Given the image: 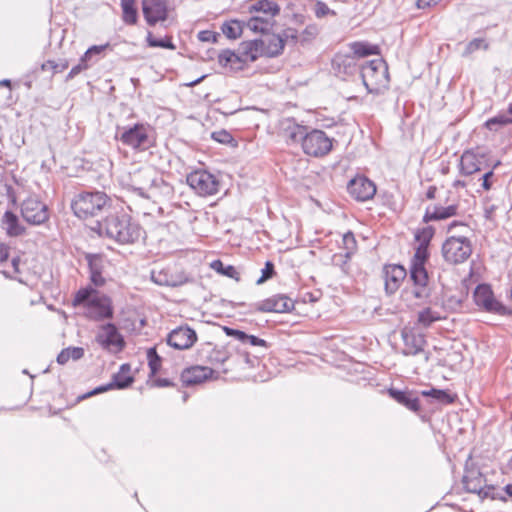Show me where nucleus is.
<instances>
[{
    "instance_id": "nucleus-16",
    "label": "nucleus",
    "mask_w": 512,
    "mask_h": 512,
    "mask_svg": "<svg viewBox=\"0 0 512 512\" xmlns=\"http://www.w3.org/2000/svg\"><path fill=\"white\" fill-rule=\"evenodd\" d=\"M196 341V332L187 325L179 326L167 335V344L177 350L189 349Z\"/></svg>"
},
{
    "instance_id": "nucleus-51",
    "label": "nucleus",
    "mask_w": 512,
    "mask_h": 512,
    "mask_svg": "<svg viewBox=\"0 0 512 512\" xmlns=\"http://www.w3.org/2000/svg\"><path fill=\"white\" fill-rule=\"evenodd\" d=\"M147 42L150 47H161L167 49H175V45L172 43L171 39H156L153 38L151 33H148Z\"/></svg>"
},
{
    "instance_id": "nucleus-54",
    "label": "nucleus",
    "mask_w": 512,
    "mask_h": 512,
    "mask_svg": "<svg viewBox=\"0 0 512 512\" xmlns=\"http://www.w3.org/2000/svg\"><path fill=\"white\" fill-rule=\"evenodd\" d=\"M314 12H315V15L317 18H323L327 15H335V12L333 10H331L326 3L322 2V1H318L316 4H315V9H314Z\"/></svg>"
},
{
    "instance_id": "nucleus-49",
    "label": "nucleus",
    "mask_w": 512,
    "mask_h": 512,
    "mask_svg": "<svg viewBox=\"0 0 512 512\" xmlns=\"http://www.w3.org/2000/svg\"><path fill=\"white\" fill-rule=\"evenodd\" d=\"M489 47V44L486 42L484 38H475L471 40L465 47V50L463 52V56L467 57L471 55L472 53L476 52L477 50L483 49L487 50Z\"/></svg>"
},
{
    "instance_id": "nucleus-14",
    "label": "nucleus",
    "mask_w": 512,
    "mask_h": 512,
    "mask_svg": "<svg viewBox=\"0 0 512 512\" xmlns=\"http://www.w3.org/2000/svg\"><path fill=\"white\" fill-rule=\"evenodd\" d=\"M112 300L107 295H94L86 309V317L94 321L113 318Z\"/></svg>"
},
{
    "instance_id": "nucleus-26",
    "label": "nucleus",
    "mask_w": 512,
    "mask_h": 512,
    "mask_svg": "<svg viewBox=\"0 0 512 512\" xmlns=\"http://www.w3.org/2000/svg\"><path fill=\"white\" fill-rule=\"evenodd\" d=\"M198 354L201 360L213 365L223 364L229 358L225 349L219 348L210 342L201 345Z\"/></svg>"
},
{
    "instance_id": "nucleus-40",
    "label": "nucleus",
    "mask_w": 512,
    "mask_h": 512,
    "mask_svg": "<svg viewBox=\"0 0 512 512\" xmlns=\"http://www.w3.org/2000/svg\"><path fill=\"white\" fill-rule=\"evenodd\" d=\"M135 3L136 0H121L122 18L128 25H134L137 22L138 14Z\"/></svg>"
},
{
    "instance_id": "nucleus-21",
    "label": "nucleus",
    "mask_w": 512,
    "mask_h": 512,
    "mask_svg": "<svg viewBox=\"0 0 512 512\" xmlns=\"http://www.w3.org/2000/svg\"><path fill=\"white\" fill-rule=\"evenodd\" d=\"M156 174L157 173L149 167L136 170L130 176L129 185L132 191L145 198L146 192H148L149 187L154 183L153 181Z\"/></svg>"
},
{
    "instance_id": "nucleus-10",
    "label": "nucleus",
    "mask_w": 512,
    "mask_h": 512,
    "mask_svg": "<svg viewBox=\"0 0 512 512\" xmlns=\"http://www.w3.org/2000/svg\"><path fill=\"white\" fill-rule=\"evenodd\" d=\"M309 126L299 123L295 118L287 117L278 125L279 137L289 146L302 145Z\"/></svg>"
},
{
    "instance_id": "nucleus-61",
    "label": "nucleus",
    "mask_w": 512,
    "mask_h": 512,
    "mask_svg": "<svg viewBox=\"0 0 512 512\" xmlns=\"http://www.w3.org/2000/svg\"><path fill=\"white\" fill-rule=\"evenodd\" d=\"M69 358L76 361L84 356V349L82 347H68Z\"/></svg>"
},
{
    "instance_id": "nucleus-56",
    "label": "nucleus",
    "mask_w": 512,
    "mask_h": 512,
    "mask_svg": "<svg viewBox=\"0 0 512 512\" xmlns=\"http://www.w3.org/2000/svg\"><path fill=\"white\" fill-rule=\"evenodd\" d=\"M218 35L210 30H203L198 33V39L202 42H216Z\"/></svg>"
},
{
    "instance_id": "nucleus-5",
    "label": "nucleus",
    "mask_w": 512,
    "mask_h": 512,
    "mask_svg": "<svg viewBox=\"0 0 512 512\" xmlns=\"http://www.w3.org/2000/svg\"><path fill=\"white\" fill-rule=\"evenodd\" d=\"M464 489L469 493H476L481 499L491 498L505 501L506 497L495 493L493 485L486 484V478L474 464H466L462 477Z\"/></svg>"
},
{
    "instance_id": "nucleus-46",
    "label": "nucleus",
    "mask_w": 512,
    "mask_h": 512,
    "mask_svg": "<svg viewBox=\"0 0 512 512\" xmlns=\"http://www.w3.org/2000/svg\"><path fill=\"white\" fill-rule=\"evenodd\" d=\"M343 248L346 251L345 257L350 258L357 249V242L351 231L346 232L342 237Z\"/></svg>"
},
{
    "instance_id": "nucleus-20",
    "label": "nucleus",
    "mask_w": 512,
    "mask_h": 512,
    "mask_svg": "<svg viewBox=\"0 0 512 512\" xmlns=\"http://www.w3.org/2000/svg\"><path fill=\"white\" fill-rule=\"evenodd\" d=\"M332 69L336 76L345 79L361 69L355 56L351 54H336L332 59Z\"/></svg>"
},
{
    "instance_id": "nucleus-34",
    "label": "nucleus",
    "mask_w": 512,
    "mask_h": 512,
    "mask_svg": "<svg viewBox=\"0 0 512 512\" xmlns=\"http://www.w3.org/2000/svg\"><path fill=\"white\" fill-rule=\"evenodd\" d=\"M130 370L131 367L127 363H124L120 366V370L112 377L111 384L113 388L125 389L134 382L133 376L129 375Z\"/></svg>"
},
{
    "instance_id": "nucleus-59",
    "label": "nucleus",
    "mask_w": 512,
    "mask_h": 512,
    "mask_svg": "<svg viewBox=\"0 0 512 512\" xmlns=\"http://www.w3.org/2000/svg\"><path fill=\"white\" fill-rule=\"evenodd\" d=\"M224 330L228 336H233L237 340L245 343V337H247V334L245 332H243L241 330L233 329V328H228V327H225Z\"/></svg>"
},
{
    "instance_id": "nucleus-25",
    "label": "nucleus",
    "mask_w": 512,
    "mask_h": 512,
    "mask_svg": "<svg viewBox=\"0 0 512 512\" xmlns=\"http://www.w3.org/2000/svg\"><path fill=\"white\" fill-rule=\"evenodd\" d=\"M153 182L154 183L149 187L148 192H146V199L152 200L156 203L163 199H170L173 196V187L161 176L156 174Z\"/></svg>"
},
{
    "instance_id": "nucleus-29",
    "label": "nucleus",
    "mask_w": 512,
    "mask_h": 512,
    "mask_svg": "<svg viewBox=\"0 0 512 512\" xmlns=\"http://www.w3.org/2000/svg\"><path fill=\"white\" fill-rule=\"evenodd\" d=\"M389 395L399 404L413 412L420 411L419 398L413 391H401L394 388L388 390Z\"/></svg>"
},
{
    "instance_id": "nucleus-57",
    "label": "nucleus",
    "mask_w": 512,
    "mask_h": 512,
    "mask_svg": "<svg viewBox=\"0 0 512 512\" xmlns=\"http://www.w3.org/2000/svg\"><path fill=\"white\" fill-rule=\"evenodd\" d=\"M280 36L284 38V43L288 41L296 43L298 41V32L293 28L285 29Z\"/></svg>"
},
{
    "instance_id": "nucleus-9",
    "label": "nucleus",
    "mask_w": 512,
    "mask_h": 512,
    "mask_svg": "<svg viewBox=\"0 0 512 512\" xmlns=\"http://www.w3.org/2000/svg\"><path fill=\"white\" fill-rule=\"evenodd\" d=\"M187 184L200 196H211L218 192L219 181L206 170H196L187 175Z\"/></svg>"
},
{
    "instance_id": "nucleus-39",
    "label": "nucleus",
    "mask_w": 512,
    "mask_h": 512,
    "mask_svg": "<svg viewBox=\"0 0 512 512\" xmlns=\"http://www.w3.org/2000/svg\"><path fill=\"white\" fill-rule=\"evenodd\" d=\"M421 395L424 397H431L439 404L449 405L455 401L456 396L450 394L446 390L432 388L430 390H423Z\"/></svg>"
},
{
    "instance_id": "nucleus-43",
    "label": "nucleus",
    "mask_w": 512,
    "mask_h": 512,
    "mask_svg": "<svg viewBox=\"0 0 512 512\" xmlns=\"http://www.w3.org/2000/svg\"><path fill=\"white\" fill-rule=\"evenodd\" d=\"M211 267L218 273H221L229 278L240 280V273L233 265H224L222 261L215 260L212 262Z\"/></svg>"
},
{
    "instance_id": "nucleus-35",
    "label": "nucleus",
    "mask_w": 512,
    "mask_h": 512,
    "mask_svg": "<svg viewBox=\"0 0 512 512\" xmlns=\"http://www.w3.org/2000/svg\"><path fill=\"white\" fill-rule=\"evenodd\" d=\"M218 62L221 66L231 70L241 69L242 65L244 64L239 52L235 53L231 50H223L218 55Z\"/></svg>"
},
{
    "instance_id": "nucleus-11",
    "label": "nucleus",
    "mask_w": 512,
    "mask_h": 512,
    "mask_svg": "<svg viewBox=\"0 0 512 512\" xmlns=\"http://www.w3.org/2000/svg\"><path fill=\"white\" fill-rule=\"evenodd\" d=\"M473 298L475 304L486 312L498 315H507L510 313L507 307L494 297V293L489 285H478L474 291Z\"/></svg>"
},
{
    "instance_id": "nucleus-30",
    "label": "nucleus",
    "mask_w": 512,
    "mask_h": 512,
    "mask_svg": "<svg viewBox=\"0 0 512 512\" xmlns=\"http://www.w3.org/2000/svg\"><path fill=\"white\" fill-rule=\"evenodd\" d=\"M458 211V205L452 204L446 207L435 205L433 208L427 207L423 216V222L445 220L455 216Z\"/></svg>"
},
{
    "instance_id": "nucleus-15",
    "label": "nucleus",
    "mask_w": 512,
    "mask_h": 512,
    "mask_svg": "<svg viewBox=\"0 0 512 512\" xmlns=\"http://www.w3.org/2000/svg\"><path fill=\"white\" fill-rule=\"evenodd\" d=\"M97 343L108 351H120L125 343L122 335L113 323L104 324L96 335Z\"/></svg>"
},
{
    "instance_id": "nucleus-62",
    "label": "nucleus",
    "mask_w": 512,
    "mask_h": 512,
    "mask_svg": "<svg viewBox=\"0 0 512 512\" xmlns=\"http://www.w3.org/2000/svg\"><path fill=\"white\" fill-rule=\"evenodd\" d=\"M245 342H249L252 346L267 347V342L264 339L258 338L254 335L247 334V337H245Z\"/></svg>"
},
{
    "instance_id": "nucleus-18",
    "label": "nucleus",
    "mask_w": 512,
    "mask_h": 512,
    "mask_svg": "<svg viewBox=\"0 0 512 512\" xmlns=\"http://www.w3.org/2000/svg\"><path fill=\"white\" fill-rule=\"evenodd\" d=\"M348 193L357 201H367L376 193L374 182L365 176H357L349 181L347 185Z\"/></svg>"
},
{
    "instance_id": "nucleus-38",
    "label": "nucleus",
    "mask_w": 512,
    "mask_h": 512,
    "mask_svg": "<svg viewBox=\"0 0 512 512\" xmlns=\"http://www.w3.org/2000/svg\"><path fill=\"white\" fill-rule=\"evenodd\" d=\"M349 46L353 53L351 55L355 56L357 60L358 58L379 54V47L377 45H371L366 42H352Z\"/></svg>"
},
{
    "instance_id": "nucleus-45",
    "label": "nucleus",
    "mask_w": 512,
    "mask_h": 512,
    "mask_svg": "<svg viewBox=\"0 0 512 512\" xmlns=\"http://www.w3.org/2000/svg\"><path fill=\"white\" fill-rule=\"evenodd\" d=\"M435 229L432 226H426L418 229L415 233V240L419 245L429 246L431 239L433 238Z\"/></svg>"
},
{
    "instance_id": "nucleus-4",
    "label": "nucleus",
    "mask_w": 512,
    "mask_h": 512,
    "mask_svg": "<svg viewBox=\"0 0 512 512\" xmlns=\"http://www.w3.org/2000/svg\"><path fill=\"white\" fill-rule=\"evenodd\" d=\"M360 75L368 93L379 94L388 84V69L382 59H374L361 66Z\"/></svg>"
},
{
    "instance_id": "nucleus-63",
    "label": "nucleus",
    "mask_w": 512,
    "mask_h": 512,
    "mask_svg": "<svg viewBox=\"0 0 512 512\" xmlns=\"http://www.w3.org/2000/svg\"><path fill=\"white\" fill-rule=\"evenodd\" d=\"M111 389H114V388H113V386H112V384L110 382V383H108L106 385H101V386L96 387L91 392H89L86 395H84L83 398H86V397H89V396H93V395H96V394H100V393L106 392V391L111 390Z\"/></svg>"
},
{
    "instance_id": "nucleus-12",
    "label": "nucleus",
    "mask_w": 512,
    "mask_h": 512,
    "mask_svg": "<svg viewBox=\"0 0 512 512\" xmlns=\"http://www.w3.org/2000/svg\"><path fill=\"white\" fill-rule=\"evenodd\" d=\"M21 215L27 223L32 225H41L49 219L47 205L33 196L22 202Z\"/></svg>"
},
{
    "instance_id": "nucleus-50",
    "label": "nucleus",
    "mask_w": 512,
    "mask_h": 512,
    "mask_svg": "<svg viewBox=\"0 0 512 512\" xmlns=\"http://www.w3.org/2000/svg\"><path fill=\"white\" fill-rule=\"evenodd\" d=\"M69 67V63L66 59L59 61L48 60L42 64V70L52 71L53 73H61Z\"/></svg>"
},
{
    "instance_id": "nucleus-13",
    "label": "nucleus",
    "mask_w": 512,
    "mask_h": 512,
    "mask_svg": "<svg viewBox=\"0 0 512 512\" xmlns=\"http://www.w3.org/2000/svg\"><path fill=\"white\" fill-rule=\"evenodd\" d=\"M148 132V125L138 123L132 127L124 128L119 139L128 147L145 150L150 146Z\"/></svg>"
},
{
    "instance_id": "nucleus-60",
    "label": "nucleus",
    "mask_w": 512,
    "mask_h": 512,
    "mask_svg": "<svg viewBox=\"0 0 512 512\" xmlns=\"http://www.w3.org/2000/svg\"><path fill=\"white\" fill-rule=\"evenodd\" d=\"M107 47V45H99V46H92L90 47L85 53H84V60H90L91 57L95 54H100L101 52H103L105 50V48Z\"/></svg>"
},
{
    "instance_id": "nucleus-55",
    "label": "nucleus",
    "mask_w": 512,
    "mask_h": 512,
    "mask_svg": "<svg viewBox=\"0 0 512 512\" xmlns=\"http://www.w3.org/2000/svg\"><path fill=\"white\" fill-rule=\"evenodd\" d=\"M87 62H88V60H84V56H82L80 59V62L77 65H75L74 67H72V69L70 70V72L67 76V79H72L77 74H79L81 71L87 69L88 68Z\"/></svg>"
},
{
    "instance_id": "nucleus-47",
    "label": "nucleus",
    "mask_w": 512,
    "mask_h": 512,
    "mask_svg": "<svg viewBox=\"0 0 512 512\" xmlns=\"http://www.w3.org/2000/svg\"><path fill=\"white\" fill-rule=\"evenodd\" d=\"M222 32L226 37L230 39H236L240 37L242 33V27L239 21L234 20L223 24Z\"/></svg>"
},
{
    "instance_id": "nucleus-19",
    "label": "nucleus",
    "mask_w": 512,
    "mask_h": 512,
    "mask_svg": "<svg viewBox=\"0 0 512 512\" xmlns=\"http://www.w3.org/2000/svg\"><path fill=\"white\" fill-rule=\"evenodd\" d=\"M410 279L413 281L411 294L414 298L423 300L429 297L428 273L425 266H411Z\"/></svg>"
},
{
    "instance_id": "nucleus-48",
    "label": "nucleus",
    "mask_w": 512,
    "mask_h": 512,
    "mask_svg": "<svg viewBox=\"0 0 512 512\" xmlns=\"http://www.w3.org/2000/svg\"><path fill=\"white\" fill-rule=\"evenodd\" d=\"M428 256V246L418 244L415 249L414 256L411 260V266H424Z\"/></svg>"
},
{
    "instance_id": "nucleus-33",
    "label": "nucleus",
    "mask_w": 512,
    "mask_h": 512,
    "mask_svg": "<svg viewBox=\"0 0 512 512\" xmlns=\"http://www.w3.org/2000/svg\"><path fill=\"white\" fill-rule=\"evenodd\" d=\"M151 279L154 283L161 286H180L187 282V278L184 275L174 276L166 270L152 271Z\"/></svg>"
},
{
    "instance_id": "nucleus-3",
    "label": "nucleus",
    "mask_w": 512,
    "mask_h": 512,
    "mask_svg": "<svg viewBox=\"0 0 512 512\" xmlns=\"http://www.w3.org/2000/svg\"><path fill=\"white\" fill-rule=\"evenodd\" d=\"M251 17L246 21L248 29L255 33L267 34L274 24L275 16L280 13V6L272 0H256L248 6Z\"/></svg>"
},
{
    "instance_id": "nucleus-24",
    "label": "nucleus",
    "mask_w": 512,
    "mask_h": 512,
    "mask_svg": "<svg viewBox=\"0 0 512 512\" xmlns=\"http://www.w3.org/2000/svg\"><path fill=\"white\" fill-rule=\"evenodd\" d=\"M213 373V369L207 366L195 365L182 371L181 381L184 386L189 387L205 382L212 377Z\"/></svg>"
},
{
    "instance_id": "nucleus-53",
    "label": "nucleus",
    "mask_w": 512,
    "mask_h": 512,
    "mask_svg": "<svg viewBox=\"0 0 512 512\" xmlns=\"http://www.w3.org/2000/svg\"><path fill=\"white\" fill-rule=\"evenodd\" d=\"M211 137L213 140H215L221 144H228L233 140L232 135L224 129L219 130V131H214L211 134Z\"/></svg>"
},
{
    "instance_id": "nucleus-44",
    "label": "nucleus",
    "mask_w": 512,
    "mask_h": 512,
    "mask_svg": "<svg viewBox=\"0 0 512 512\" xmlns=\"http://www.w3.org/2000/svg\"><path fill=\"white\" fill-rule=\"evenodd\" d=\"M148 365L151 375L154 376L161 367L162 359L157 353V347H151L147 350Z\"/></svg>"
},
{
    "instance_id": "nucleus-58",
    "label": "nucleus",
    "mask_w": 512,
    "mask_h": 512,
    "mask_svg": "<svg viewBox=\"0 0 512 512\" xmlns=\"http://www.w3.org/2000/svg\"><path fill=\"white\" fill-rule=\"evenodd\" d=\"M493 177H494L493 170H489L483 174V176L481 178V180H482L481 186L483 187L484 190H489L492 187Z\"/></svg>"
},
{
    "instance_id": "nucleus-2",
    "label": "nucleus",
    "mask_w": 512,
    "mask_h": 512,
    "mask_svg": "<svg viewBox=\"0 0 512 512\" xmlns=\"http://www.w3.org/2000/svg\"><path fill=\"white\" fill-rule=\"evenodd\" d=\"M110 206V197L105 192L98 190L80 192L71 202L75 216L83 220L101 215Z\"/></svg>"
},
{
    "instance_id": "nucleus-7",
    "label": "nucleus",
    "mask_w": 512,
    "mask_h": 512,
    "mask_svg": "<svg viewBox=\"0 0 512 512\" xmlns=\"http://www.w3.org/2000/svg\"><path fill=\"white\" fill-rule=\"evenodd\" d=\"M472 253V244L467 237L451 236L442 245V255L449 264L465 262Z\"/></svg>"
},
{
    "instance_id": "nucleus-17",
    "label": "nucleus",
    "mask_w": 512,
    "mask_h": 512,
    "mask_svg": "<svg viewBox=\"0 0 512 512\" xmlns=\"http://www.w3.org/2000/svg\"><path fill=\"white\" fill-rule=\"evenodd\" d=\"M294 309V301L284 294H276L255 305L259 312L287 313Z\"/></svg>"
},
{
    "instance_id": "nucleus-37",
    "label": "nucleus",
    "mask_w": 512,
    "mask_h": 512,
    "mask_svg": "<svg viewBox=\"0 0 512 512\" xmlns=\"http://www.w3.org/2000/svg\"><path fill=\"white\" fill-rule=\"evenodd\" d=\"M508 125H512V120L508 117L505 111H502L496 116L487 119L483 124L487 130L495 133Z\"/></svg>"
},
{
    "instance_id": "nucleus-28",
    "label": "nucleus",
    "mask_w": 512,
    "mask_h": 512,
    "mask_svg": "<svg viewBox=\"0 0 512 512\" xmlns=\"http://www.w3.org/2000/svg\"><path fill=\"white\" fill-rule=\"evenodd\" d=\"M85 259L89 266L91 282L95 286H103L105 284V278L103 277L105 260L103 256L100 254H87Z\"/></svg>"
},
{
    "instance_id": "nucleus-1",
    "label": "nucleus",
    "mask_w": 512,
    "mask_h": 512,
    "mask_svg": "<svg viewBox=\"0 0 512 512\" xmlns=\"http://www.w3.org/2000/svg\"><path fill=\"white\" fill-rule=\"evenodd\" d=\"M97 231L119 244H132L141 237V226L126 213L108 215L97 222Z\"/></svg>"
},
{
    "instance_id": "nucleus-64",
    "label": "nucleus",
    "mask_w": 512,
    "mask_h": 512,
    "mask_svg": "<svg viewBox=\"0 0 512 512\" xmlns=\"http://www.w3.org/2000/svg\"><path fill=\"white\" fill-rule=\"evenodd\" d=\"M10 256V247L5 243H0V264L5 263Z\"/></svg>"
},
{
    "instance_id": "nucleus-41",
    "label": "nucleus",
    "mask_w": 512,
    "mask_h": 512,
    "mask_svg": "<svg viewBox=\"0 0 512 512\" xmlns=\"http://www.w3.org/2000/svg\"><path fill=\"white\" fill-rule=\"evenodd\" d=\"M440 319L441 316L438 312L432 310L431 308H425L418 313L417 324L421 325L424 328H428L434 322Z\"/></svg>"
},
{
    "instance_id": "nucleus-32",
    "label": "nucleus",
    "mask_w": 512,
    "mask_h": 512,
    "mask_svg": "<svg viewBox=\"0 0 512 512\" xmlns=\"http://www.w3.org/2000/svg\"><path fill=\"white\" fill-rule=\"evenodd\" d=\"M482 159L471 151H465L460 158V170L464 175H472L482 170Z\"/></svg>"
},
{
    "instance_id": "nucleus-36",
    "label": "nucleus",
    "mask_w": 512,
    "mask_h": 512,
    "mask_svg": "<svg viewBox=\"0 0 512 512\" xmlns=\"http://www.w3.org/2000/svg\"><path fill=\"white\" fill-rule=\"evenodd\" d=\"M2 222L9 236H20L25 231L24 227L19 224L18 217L11 211L5 212Z\"/></svg>"
},
{
    "instance_id": "nucleus-23",
    "label": "nucleus",
    "mask_w": 512,
    "mask_h": 512,
    "mask_svg": "<svg viewBox=\"0 0 512 512\" xmlns=\"http://www.w3.org/2000/svg\"><path fill=\"white\" fill-rule=\"evenodd\" d=\"M142 10L145 20L150 26L167 18L166 0H142Z\"/></svg>"
},
{
    "instance_id": "nucleus-6",
    "label": "nucleus",
    "mask_w": 512,
    "mask_h": 512,
    "mask_svg": "<svg viewBox=\"0 0 512 512\" xmlns=\"http://www.w3.org/2000/svg\"><path fill=\"white\" fill-rule=\"evenodd\" d=\"M335 142L326 132L309 126L301 145L303 153L309 157L323 158L328 155Z\"/></svg>"
},
{
    "instance_id": "nucleus-42",
    "label": "nucleus",
    "mask_w": 512,
    "mask_h": 512,
    "mask_svg": "<svg viewBox=\"0 0 512 512\" xmlns=\"http://www.w3.org/2000/svg\"><path fill=\"white\" fill-rule=\"evenodd\" d=\"M94 295H98L96 290L92 288H82L78 290L73 298V306L83 305L86 309L89 307V301L92 300Z\"/></svg>"
},
{
    "instance_id": "nucleus-31",
    "label": "nucleus",
    "mask_w": 512,
    "mask_h": 512,
    "mask_svg": "<svg viewBox=\"0 0 512 512\" xmlns=\"http://www.w3.org/2000/svg\"><path fill=\"white\" fill-rule=\"evenodd\" d=\"M261 47L259 39L244 41L240 44L238 52L244 63L253 62L263 56Z\"/></svg>"
},
{
    "instance_id": "nucleus-52",
    "label": "nucleus",
    "mask_w": 512,
    "mask_h": 512,
    "mask_svg": "<svg viewBox=\"0 0 512 512\" xmlns=\"http://www.w3.org/2000/svg\"><path fill=\"white\" fill-rule=\"evenodd\" d=\"M262 275L261 277L256 281V283L262 284L265 281L271 279L275 274L274 264L271 261H267L265 263L264 268L261 270Z\"/></svg>"
},
{
    "instance_id": "nucleus-27",
    "label": "nucleus",
    "mask_w": 512,
    "mask_h": 512,
    "mask_svg": "<svg viewBox=\"0 0 512 512\" xmlns=\"http://www.w3.org/2000/svg\"><path fill=\"white\" fill-rule=\"evenodd\" d=\"M261 43L262 55L265 57H276L280 55L284 49V38L279 34H263L259 39Z\"/></svg>"
},
{
    "instance_id": "nucleus-22",
    "label": "nucleus",
    "mask_w": 512,
    "mask_h": 512,
    "mask_svg": "<svg viewBox=\"0 0 512 512\" xmlns=\"http://www.w3.org/2000/svg\"><path fill=\"white\" fill-rule=\"evenodd\" d=\"M406 276L407 272L403 266L398 264L385 265L383 268V278L386 293L389 295L394 294Z\"/></svg>"
},
{
    "instance_id": "nucleus-8",
    "label": "nucleus",
    "mask_w": 512,
    "mask_h": 512,
    "mask_svg": "<svg viewBox=\"0 0 512 512\" xmlns=\"http://www.w3.org/2000/svg\"><path fill=\"white\" fill-rule=\"evenodd\" d=\"M401 338L403 341L402 354L405 356L424 355V361L428 362L430 353L424 351L427 344L425 335L414 326H405L401 330Z\"/></svg>"
}]
</instances>
